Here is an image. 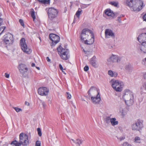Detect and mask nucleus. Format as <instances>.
I'll list each match as a JSON object with an SVG mask.
<instances>
[{
  "instance_id": "obj_1",
  "label": "nucleus",
  "mask_w": 146,
  "mask_h": 146,
  "mask_svg": "<svg viewBox=\"0 0 146 146\" xmlns=\"http://www.w3.org/2000/svg\"><path fill=\"white\" fill-rule=\"evenodd\" d=\"M126 4L132 11L138 12L142 9L143 2L140 0H127Z\"/></svg>"
},
{
  "instance_id": "obj_2",
  "label": "nucleus",
  "mask_w": 146,
  "mask_h": 146,
  "mask_svg": "<svg viewBox=\"0 0 146 146\" xmlns=\"http://www.w3.org/2000/svg\"><path fill=\"white\" fill-rule=\"evenodd\" d=\"M123 98L127 106H130L133 104L134 102L133 94L129 90H126L124 91Z\"/></svg>"
},
{
  "instance_id": "obj_3",
  "label": "nucleus",
  "mask_w": 146,
  "mask_h": 146,
  "mask_svg": "<svg viewBox=\"0 0 146 146\" xmlns=\"http://www.w3.org/2000/svg\"><path fill=\"white\" fill-rule=\"evenodd\" d=\"M58 54L61 58L64 60H67L70 57L69 50L67 49L63 48L60 45L57 48Z\"/></svg>"
},
{
  "instance_id": "obj_4",
  "label": "nucleus",
  "mask_w": 146,
  "mask_h": 146,
  "mask_svg": "<svg viewBox=\"0 0 146 146\" xmlns=\"http://www.w3.org/2000/svg\"><path fill=\"white\" fill-rule=\"evenodd\" d=\"M90 37H94V34L91 30L86 29L82 30L80 35V39L83 42L85 40L88 39Z\"/></svg>"
},
{
  "instance_id": "obj_5",
  "label": "nucleus",
  "mask_w": 146,
  "mask_h": 146,
  "mask_svg": "<svg viewBox=\"0 0 146 146\" xmlns=\"http://www.w3.org/2000/svg\"><path fill=\"white\" fill-rule=\"evenodd\" d=\"M28 136V135L23 133H21L19 135V144L22 145H27L29 144Z\"/></svg>"
},
{
  "instance_id": "obj_6",
  "label": "nucleus",
  "mask_w": 146,
  "mask_h": 146,
  "mask_svg": "<svg viewBox=\"0 0 146 146\" xmlns=\"http://www.w3.org/2000/svg\"><path fill=\"white\" fill-rule=\"evenodd\" d=\"M20 45L21 49L24 52L28 54H29L31 53L32 50L27 47L24 38H22L20 40Z\"/></svg>"
},
{
  "instance_id": "obj_7",
  "label": "nucleus",
  "mask_w": 146,
  "mask_h": 146,
  "mask_svg": "<svg viewBox=\"0 0 146 146\" xmlns=\"http://www.w3.org/2000/svg\"><path fill=\"white\" fill-rule=\"evenodd\" d=\"M47 13L49 18L52 20L57 17L58 11L56 9L52 7L48 9Z\"/></svg>"
},
{
  "instance_id": "obj_8",
  "label": "nucleus",
  "mask_w": 146,
  "mask_h": 146,
  "mask_svg": "<svg viewBox=\"0 0 146 146\" xmlns=\"http://www.w3.org/2000/svg\"><path fill=\"white\" fill-rule=\"evenodd\" d=\"M143 127L142 122L139 119L137 120L131 125L132 130L139 131Z\"/></svg>"
},
{
  "instance_id": "obj_9",
  "label": "nucleus",
  "mask_w": 146,
  "mask_h": 146,
  "mask_svg": "<svg viewBox=\"0 0 146 146\" xmlns=\"http://www.w3.org/2000/svg\"><path fill=\"white\" fill-rule=\"evenodd\" d=\"M3 40L8 45L12 44L13 41V35L10 33L5 34L3 37Z\"/></svg>"
},
{
  "instance_id": "obj_10",
  "label": "nucleus",
  "mask_w": 146,
  "mask_h": 146,
  "mask_svg": "<svg viewBox=\"0 0 146 146\" xmlns=\"http://www.w3.org/2000/svg\"><path fill=\"white\" fill-rule=\"evenodd\" d=\"M49 38L52 41L51 46L52 47L54 46L60 40L59 36L54 34H50L49 35Z\"/></svg>"
},
{
  "instance_id": "obj_11",
  "label": "nucleus",
  "mask_w": 146,
  "mask_h": 146,
  "mask_svg": "<svg viewBox=\"0 0 146 146\" xmlns=\"http://www.w3.org/2000/svg\"><path fill=\"white\" fill-rule=\"evenodd\" d=\"M136 48L137 50L142 53H146V42H142L137 45Z\"/></svg>"
},
{
  "instance_id": "obj_12",
  "label": "nucleus",
  "mask_w": 146,
  "mask_h": 146,
  "mask_svg": "<svg viewBox=\"0 0 146 146\" xmlns=\"http://www.w3.org/2000/svg\"><path fill=\"white\" fill-rule=\"evenodd\" d=\"M49 90L46 87H42L39 88L38 90V94L41 96H46L49 92Z\"/></svg>"
},
{
  "instance_id": "obj_13",
  "label": "nucleus",
  "mask_w": 146,
  "mask_h": 146,
  "mask_svg": "<svg viewBox=\"0 0 146 146\" xmlns=\"http://www.w3.org/2000/svg\"><path fill=\"white\" fill-rule=\"evenodd\" d=\"M105 38H109L110 37L114 38L115 35L113 31L110 29H106L105 30Z\"/></svg>"
},
{
  "instance_id": "obj_14",
  "label": "nucleus",
  "mask_w": 146,
  "mask_h": 146,
  "mask_svg": "<svg viewBox=\"0 0 146 146\" xmlns=\"http://www.w3.org/2000/svg\"><path fill=\"white\" fill-rule=\"evenodd\" d=\"M97 94L96 97L92 96L91 97V100L93 103L94 104H99L101 100L98 91H97Z\"/></svg>"
},
{
  "instance_id": "obj_15",
  "label": "nucleus",
  "mask_w": 146,
  "mask_h": 146,
  "mask_svg": "<svg viewBox=\"0 0 146 146\" xmlns=\"http://www.w3.org/2000/svg\"><path fill=\"white\" fill-rule=\"evenodd\" d=\"M108 62H118L120 61L119 57L117 55L112 54L111 56L108 60Z\"/></svg>"
},
{
  "instance_id": "obj_16",
  "label": "nucleus",
  "mask_w": 146,
  "mask_h": 146,
  "mask_svg": "<svg viewBox=\"0 0 146 146\" xmlns=\"http://www.w3.org/2000/svg\"><path fill=\"white\" fill-rule=\"evenodd\" d=\"M137 39L140 43L146 42V33H143L139 35Z\"/></svg>"
},
{
  "instance_id": "obj_17",
  "label": "nucleus",
  "mask_w": 146,
  "mask_h": 146,
  "mask_svg": "<svg viewBox=\"0 0 146 146\" xmlns=\"http://www.w3.org/2000/svg\"><path fill=\"white\" fill-rule=\"evenodd\" d=\"M90 63L94 68H96L98 67V65L97 62L96 58L95 56H94L90 59Z\"/></svg>"
},
{
  "instance_id": "obj_18",
  "label": "nucleus",
  "mask_w": 146,
  "mask_h": 146,
  "mask_svg": "<svg viewBox=\"0 0 146 146\" xmlns=\"http://www.w3.org/2000/svg\"><path fill=\"white\" fill-rule=\"evenodd\" d=\"M119 82H120L118 80H115L113 79L111 80L110 82V83L111 84L112 87L115 91L117 86L119 84Z\"/></svg>"
},
{
  "instance_id": "obj_19",
  "label": "nucleus",
  "mask_w": 146,
  "mask_h": 146,
  "mask_svg": "<svg viewBox=\"0 0 146 146\" xmlns=\"http://www.w3.org/2000/svg\"><path fill=\"white\" fill-rule=\"evenodd\" d=\"M18 68L20 72L21 73L26 72L28 70V68L26 67L25 65L22 64L19 65Z\"/></svg>"
},
{
  "instance_id": "obj_20",
  "label": "nucleus",
  "mask_w": 146,
  "mask_h": 146,
  "mask_svg": "<svg viewBox=\"0 0 146 146\" xmlns=\"http://www.w3.org/2000/svg\"><path fill=\"white\" fill-rule=\"evenodd\" d=\"M88 39H86L85 40L84 43L85 44L88 45H91L94 42V37L92 38L91 37H90Z\"/></svg>"
},
{
  "instance_id": "obj_21",
  "label": "nucleus",
  "mask_w": 146,
  "mask_h": 146,
  "mask_svg": "<svg viewBox=\"0 0 146 146\" xmlns=\"http://www.w3.org/2000/svg\"><path fill=\"white\" fill-rule=\"evenodd\" d=\"M105 13L108 16H111L113 17H116L113 11H111L110 9H107L106 10Z\"/></svg>"
},
{
  "instance_id": "obj_22",
  "label": "nucleus",
  "mask_w": 146,
  "mask_h": 146,
  "mask_svg": "<svg viewBox=\"0 0 146 146\" xmlns=\"http://www.w3.org/2000/svg\"><path fill=\"white\" fill-rule=\"evenodd\" d=\"M124 86L123 83L121 82H120L119 84L118 85L116 88V91L117 92H121L122 90V89Z\"/></svg>"
},
{
  "instance_id": "obj_23",
  "label": "nucleus",
  "mask_w": 146,
  "mask_h": 146,
  "mask_svg": "<svg viewBox=\"0 0 146 146\" xmlns=\"http://www.w3.org/2000/svg\"><path fill=\"white\" fill-rule=\"evenodd\" d=\"M72 140L73 142L75 143L78 144L79 146H80V145L81 144L82 142V140L79 139H76L75 140L73 139H70V141Z\"/></svg>"
},
{
  "instance_id": "obj_24",
  "label": "nucleus",
  "mask_w": 146,
  "mask_h": 146,
  "mask_svg": "<svg viewBox=\"0 0 146 146\" xmlns=\"http://www.w3.org/2000/svg\"><path fill=\"white\" fill-rule=\"evenodd\" d=\"M108 74L111 77H116L117 75V73L116 72H113L112 70H109L108 72Z\"/></svg>"
},
{
  "instance_id": "obj_25",
  "label": "nucleus",
  "mask_w": 146,
  "mask_h": 146,
  "mask_svg": "<svg viewBox=\"0 0 146 146\" xmlns=\"http://www.w3.org/2000/svg\"><path fill=\"white\" fill-rule=\"evenodd\" d=\"M111 123L112 125L114 126L117 125L118 122L117 121H116V119L115 118H113L111 119Z\"/></svg>"
},
{
  "instance_id": "obj_26",
  "label": "nucleus",
  "mask_w": 146,
  "mask_h": 146,
  "mask_svg": "<svg viewBox=\"0 0 146 146\" xmlns=\"http://www.w3.org/2000/svg\"><path fill=\"white\" fill-rule=\"evenodd\" d=\"M38 1L40 3H43L45 5L48 4L50 3V0H38Z\"/></svg>"
},
{
  "instance_id": "obj_27",
  "label": "nucleus",
  "mask_w": 146,
  "mask_h": 146,
  "mask_svg": "<svg viewBox=\"0 0 146 146\" xmlns=\"http://www.w3.org/2000/svg\"><path fill=\"white\" fill-rule=\"evenodd\" d=\"M119 112L121 113V115L123 117L127 114L125 111L121 108L119 109Z\"/></svg>"
},
{
  "instance_id": "obj_28",
  "label": "nucleus",
  "mask_w": 146,
  "mask_h": 146,
  "mask_svg": "<svg viewBox=\"0 0 146 146\" xmlns=\"http://www.w3.org/2000/svg\"><path fill=\"white\" fill-rule=\"evenodd\" d=\"M31 13V15L32 18L33 19V21H34L35 19V12L34 11V10L33 9H31V11H30Z\"/></svg>"
},
{
  "instance_id": "obj_29",
  "label": "nucleus",
  "mask_w": 146,
  "mask_h": 146,
  "mask_svg": "<svg viewBox=\"0 0 146 146\" xmlns=\"http://www.w3.org/2000/svg\"><path fill=\"white\" fill-rule=\"evenodd\" d=\"M82 12V10L80 9H79L78 11H77L76 15L78 17V19L79 18L81 14V12Z\"/></svg>"
},
{
  "instance_id": "obj_30",
  "label": "nucleus",
  "mask_w": 146,
  "mask_h": 146,
  "mask_svg": "<svg viewBox=\"0 0 146 146\" xmlns=\"http://www.w3.org/2000/svg\"><path fill=\"white\" fill-rule=\"evenodd\" d=\"M109 4L112 6L115 7H117L118 5V3L117 2L115 1H111L109 2Z\"/></svg>"
},
{
  "instance_id": "obj_31",
  "label": "nucleus",
  "mask_w": 146,
  "mask_h": 146,
  "mask_svg": "<svg viewBox=\"0 0 146 146\" xmlns=\"http://www.w3.org/2000/svg\"><path fill=\"white\" fill-rule=\"evenodd\" d=\"M111 119L110 117H106L105 119V122L108 124L110 123V122H111Z\"/></svg>"
},
{
  "instance_id": "obj_32",
  "label": "nucleus",
  "mask_w": 146,
  "mask_h": 146,
  "mask_svg": "<svg viewBox=\"0 0 146 146\" xmlns=\"http://www.w3.org/2000/svg\"><path fill=\"white\" fill-rule=\"evenodd\" d=\"M93 90H94L96 92H97V91H98V90H97V89L95 88L93 86H92L91 87V88L88 92V94L90 96L91 95V94L90 92V91H92Z\"/></svg>"
},
{
  "instance_id": "obj_33",
  "label": "nucleus",
  "mask_w": 146,
  "mask_h": 146,
  "mask_svg": "<svg viewBox=\"0 0 146 146\" xmlns=\"http://www.w3.org/2000/svg\"><path fill=\"white\" fill-rule=\"evenodd\" d=\"M135 142L136 143H140L141 142L140 139L138 137H136L135 138Z\"/></svg>"
},
{
  "instance_id": "obj_34",
  "label": "nucleus",
  "mask_w": 146,
  "mask_h": 146,
  "mask_svg": "<svg viewBox=\"0 0 146 146\" xmlns=\"http://www.w3.org/2000/svg\"><path fill=\"white\" fill-rule=\"evenodd\" d=\"M143 89H144L145 90H146V82L143 84L142 87H141V92L143 91Z\"/></svg>"
},
{
  "instance_id": "obj_35",
  "label": "nucleus",
  "mask_w": 146,
  "mask_h": 146,
  "mask_svg": "<svg viewBox=\"0 0 146 146\" xmlns=\"http://www.w3.org/2000/svg\"><path fill=\"white\" fill-rule=\"evenodd\" d=\"M13 108L17 112H18L22 111V110L21 109L17 107H13Z\"/></svg>"
},
{
  "instance_id": "obj_36",
  "label": "nucleus",
  "mask_w": 146,
  "mask_h": 146,
  "mask_svg": "<svg viewBox=\"0 0 146 146\" xmlns=\"http://www.w3.org/2000/svg\"><path fill=\"white\" fill-rule=\"evenodd\" d=\"M37 131H38V134L39 136H41L42 135V132L40 129V128H38L37 129Z\"/></svg>"
},
{
  "instance_id": "obj_37",
  "label": "nucleus",
  "mask_w": 146,
  "mask_h": 146,
  "mask_svg": "<svg viewBox=\"0 0 146 146\" xmlns=\"http://www.w3.org/2000/svg\"><path fill=\"white\" fill-rule=\"evenodd\" d=\"M18 143H19V142H18L16 140H15L14 141H12L11 143V144H13L14 145H15V146H16V145Z\"/></svg>"
},
{
  "instance_id": "obj_38",
  "label": "nucleus",
  "mask_w": 146,
  "mask_h": 146,
  "mask_svg": "<svg viewBox=\"0 0 146 146\" xmlns=\"http://www.w3.org/2000/svg\"><path fill=\"white\" fill-rule=\"evenodd\" d=\"M35 146H40V141H37L36 143Z\"/></svg>"
},
{
  "instance_id": "obj_39",
  "label": "nucleus",
  "mask_w": 146,
  "mask_h": 146,
  "mask_svg": "<svg viewBox=\"0 0 146 146\" xmlns=\"http://www.w3.org/2000/svg\"><path fill=\"white\" fill-rule=\"evenodd\" d=\"M117 138L118 139H119L120 141H121L125 139V137L124 136L121 137L119 138L117 137Z\"/></svg>"
},
{
  "instance_id": "obj_40",
  "label": "nucleus",
  "mask_w": 146,
  "mask_h": 146,
  "mask_svg": "<svg viewBox=\"0 0 146 146\" xmlns=\"http://www.w3.org/2000/svg\"><path fill=\"white\" fill-rule=\"evenodd\" d=\"M19 22H20V23L21 24V25L23 26H24V23H23V20L22 19H20L19 20Z\"/></svg>"
},
{
  "instance_id": "obj_41",
  "label": "nucleus",
  "mask_w": 146,
  "mask_h": 146,
  "mask_svg": "<svg viewBox=\"0 0 146 146\" xmlns=\"http://www.w3.org/2000/svg\"><path fill=\"white\" fill-rule=\"evenodd\" d=\"M84 70L85 71H87L89 70V67L87 66H86L84 68Z\"/></svg>"
},
{
  "instance_id": "obj_42",
  "label": "nucleus",
  "mask_w": 146,
  "mask_h": 146,
  "mask_svg": "<svg viewBox=\"0 0 146 146\" xmlns=\"http://www.w3.org/2000/svg\"><path fill=\"white\" fill-rule=\"evenodd\" d=\"M66 95L67 96V98L68 99H70L71 98V96L70 94H69V93L67 92Z\"/></svg>"
},
{
  "instance_id": "obj_43",
  "label": "nucleus",
  "mask_w": 146,
  "mask_h": 146,
  "mask_svg": "<svg viewBox=\"0 0 146 146\" xmlns=\"http://www.w3.org/2000/svg\"><path fill=\"white\" fill-rule=\"evenodd\" d=\"M109 48L110 49H113L115 47V46L114 45H109L108 46Z\"/></svg>"
},
{
  "instance_id": "obj_44",
  "label": "nucleus",
  "mask_w": 146,
  "mask_h": 146,
  "mask_svg": "<svg viewBox=\"0 0 146 146\" xmlns=\"http://www.w3.org/2000/svg\"><path fill=\"white\" fill-rule=\"evenodd\" d=\"M143 21H146V14L143 15Z\"/></svg>"
},
{
  "instance_id": "obj_45",
  "label": "nucleus",
  "mask_w": 146,
  "mask_h": 146,
  "mask_svg": "<svg viewBox=\"0 0 146 146\" xmlns=\"http://www.w3.org/2000/svg\"><path fill=\"white\" fill-rule=\"evenodd\" d=\"M59 68H60V69L62 71V72H63V67L62 66V65L61 64H60L59 65Z\"/></svg>"
},
{
  "instance_id": "obj_46",
  "label": "nucleus",
  "mask_w": 146,
  "mask_h": 146,
  "mask_svg": "<svg viewBox=\"0 0 146 146\" xmlns=\"http://www.w3.org/2000/svg\"><path fill=\"white\" fill-rule=\"evenodd\" d=\"M5 76L6 78H9V74H7V73H5Z\"/></svg>"
},
{
  "instance_id": "obj_47",
  "label": "nucleus",
  "mask_w": 146,
  "mask_h": 146,
  "mask_svg": "<svg viewBox=\"0 0 146 146\" xmlns=\"http://www.w3.org/2000/svg\"><path fill=\"white\" fill-rule=\"evenodd\" d=\"M117 20L119 23H121V19L120 17H117Z\"/></svg>"
},
{
  "instance_id": "obj_48",
  "label": "nucleus",
  "mask_w": 146,
  "mask_h": 146,
  "mask_svg": "<svg viewBox=\"0 0 146 146\" xmlns=\"http://www.w3.org/2000/svg\"><path fill=\"white\" fill-rule=\"evenodd\" d=\"M42 105L44 108L46 107V106L45 103L44 102H42Z\"/></svg>"
},
{
  "instance_id": "obj_49",
  "label": "nucleus",
  "mask_w": 146,
  "mask_h": 146,
  "mask_svg": "<svg viewBox=\"0 0 146 146\" xmlns=\"http://www.w3.org/2000/svg\"><path fill=\"white\" fill-rule=\"evenodd\" d=\"M130 67V66L129 65H126L125 67V69L127 70H129V68Z\"/></svg>"
},
{
  "instance_id": "obj_50",
  "label": "nucleus",
  "mask_w": 146,
  "mask_h": 146,
  "mask_svg": "<svg viewBox=\"0 0 146 146\" xmlns=\"http://www.w3.org/2000/svg\"><path fill=\"white\" fill-rule=\"evenodd\" d=\"M25 104L26 105H27V106H29V102H27V101H26L25 102Z\"/></svg>"
},
{
  "instance_id": "obj_51",
  "label": "nucleus",
  "mask_w": 146,
  "mask_h": 146,
  "mask_svg": "<svg viewBox=\"0 0 146 146\" xmlns=\"http://www.w3.org/2000/svg\"><path fill=\"white\" fill-rule=\"evenodd\" d=\"M3 19H0V26H1L2 24V23L3 22Z\"/></svg>"
},
{
  "instance_id": "obj_52",
  "label": "nucleus",
  "mask_w": 146,
  "mask_h": 146,
  "mask_svg": "<svg viewBox=\"0 0 146 146\" xmlns=\"http://www.w3.org/2000/svg\"><path fill=\"white\" fill-rule=\"evenodd\" d=\"M46 60H47V61L48 62H50V59H49V58L48 57H46Z\"/></svg>"
},
{
  "instance_id": "obj_53",
  "label": "nucleus",
  "mask_w": 146,
  "mask_h": 146,
  "mask_svg": "<svg viewBox=\"0 0 146 146\" xmlns=\"http://www.w3.org/2000/svg\"><path fill=\"white\" fill-rule=\"evenodd\" d=\"M143 77L146 80V73L144 74L143 75Z\"/></svg>"
},
{
  "instance_id": "obj_54",
  "label": "nucleus",
  "mask_w": 146,
  "mask_h": 146,
  "mask_svg": "<svg viewBox=\"0 0 146 146\" xmlns=\"http://www.w3.org/2000/svg\"><path fill=\"white\" fill-rule=\"evenodd\" d=\"M76 21V19L75 18V17H74V20L73 21V22L72 23V25L73 23H75Z\"/></svg>"
},
{
  "instance_id": "obj_55",
  "label": "nucleus",
  "mask_w": 146,
  "mask_h": 146,
  "mask_svg": "<svg viewBox=\"0 0 146 146\" xmlns=\"http://www.w3.org/2000/svg\"><path fill=\"white\" fill-rule=\"evenodd\" d=\"M35 66V63H32L31 64V66H32V67H34V66Z\"/></svg>"
},
{
  "instance_id": "obj_56",
  "label": "nucleus",
  "mask_w": 146,
  "mask_h": 146,
  "mask_svg": "<svg viewBox=\"0 0 146 146\" xmlns=\"http://www.w3.org/2000/svg\"><path fill=\"white\" fill-rule=\"evenodd\" d=\"M20 145L19 144H17V145H16V146H20V145Z\"/></svg>"
},
{
  "instance_id": "obj_57",
  "label": "nucleus",
  "mask_w": 146,
  "mask_h": 146,
  "mask_svg": "<svg viewBox=\"0 0 146 146\" xmlns=\"http://www.w3.org/2000/svg\"><path fill=\"white\" fill-rule=\"evenodd\" d=\"M36 67L38 70H40V68L39 67Z\"/></svg>"
},
{
  "instance_id": "obj_58",
  "label": "nucleus",
  "mask_w": 146,
  "mask_h": 146,
  "mask_svg": "<svg viewBox=\"0 0 146 146\" xmlns=\"http://www.w3.org/2000/svg\"><path fill=\"white\" fill-rule=\"evenodd\" d=\"M123 144L127 145V142H125V143H124Z\"/></svg>"
},
{
  "instance_id": "obj_59",
  "label": "nucleus",
  "mask_w": 146,
  "mask_h": 146,
  "mask_svg": "<svg viewBox=\"0 0 146 146\" xmlns=\"http://www.w3.org/2000/svg\"><path fill=\"white\" fill-rule=\"evenodd\" d=\"M127 146H132L130 144H128Z\"/></svg>"
},
{
  "instance_id": "obj_60",
  "label": "nucleus",
  "mask_w": 146,
  "mask_h": 146,
  "mask_svg": "<svg viewBox=\"0 0 146 146\" xmlns=\"http://www.w3.org/2000/svg\"><path fill=\"white\" fill-rule=\"evenodd\" d=\"M39 39H40V42H41V38H40V37H39Z\"/></svg>"
},
{
  "instance_id": "obj_61",
  "label": "nucleus",
  "mask_w": 146,
  "mask_h": 146,
  "mask_svg": "<svg viewBox=\"0 0 146 146\" xmlns=\"http://www.w3.org/2000/svg\"><path fill=\"white\" fill-rule=\"evenodd\" d=\"M1 14L0 13V17H1ZM0 19H1L0 18Z\"/></svg>"
},
{
  "instance_id": "obj_62",
  "label": "nucleus",
  "mask_w": 146,
  "mask_h": 146,
  "mask_svg": "<svg viewBox=\"0 0 146 146\" xmlns=\"http://www.w3.org/2000/svg\"><path fill=\"white\" fill-rule=\"evenodd\" d=\"M83 51L84 52H85V51L84 50V49H83Z\"/></svg>"
},
{
  "instance_id": "obj_63",
  "label": "nucleus",
  "mask_w": 146,
  "mask_h": 146,
  "mask_svg": "<svg viewBox=\"0 0 146 146\" xmlns=\"http://www.w3.org/2000/svg\"><path fill=\"white\" fill-rule=\"evenodd\" d=\"M145 60L146 61V58H145Z\"/></svg>"
},
{
  "instance_id": "obj_64",
  "label": "nucleus",
  "mask_w": 146,
  "mask_h": 146,
  "mask_svg": "<svg viewBox=\"0 0 146 146\" xmlns=\"http://www.w3.org/2000/svg\"><path fill=\"white\" fill-rule=\"evenodd\" d=\"M75 108V106H73Z\"/></svg>"
}]
</instances>
